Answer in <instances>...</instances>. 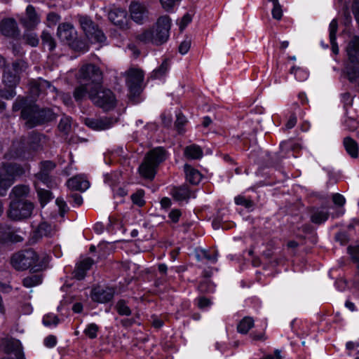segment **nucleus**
Returning <instances> with one entry per match:
<instances>
[{
    "instance_id": "nucleus-1",
    "label": "nucleus",
    "mask_w": 359,
    "mask_h": 359,
    "mask_svg": "<svg viewBox=\"0 0 359 359\" xmlns=\"http://www.w3.org/2000/svg\"><path fill=\"white\" fill-rule=\"evenodd\" d=\"M48 260L46 253H38L29 248L13 254L11 263L18 271L30 269L34 271H41L46 269Z\"/></svg>"
},
{
    "instance_id": "nucleus-2",
    "label": "nucleus",
    "mask_w": 359,
    "mask_h": 359,
    "mask_svg": "<svg viewBox=\"0 0 359 359\" xmlns=\"http://www.w3.org/2000/svg\"><path fill=\"white\" fill-rule=\"evenodd\" d=\"M27 67L26 62L22 60L15 61L11 66H4L3 83L8 89H0L1 97L10 100L15 95V88L20 81V74Z\"/></svg>"
},
{
    "instance_id": "nucleus-3",
    "label": "nucleus",
    "mask_w": 359,
    "mask_h": 359,
    "mask_svg": "<svg viewBox=\"0 0 359 359\" xmlns=\"http://www.w3.org/2000/svg\"><path fill=\"white\" fill-rule=\"evenodd\" d=\"M168 156L167 151L162 147L150 150L138 168L141 177L152 180L156 174L158 165L165 161Z\"/></svg>"
},
{
    "instance_id": "nucleus-4",
    "label": "nucleus",
    "mask_w": 359,
    "mask_h": 359,
    "mask_svg": "<svg viewBox=\"0 0 359 359\" xmlns=\"http://www.w3.org/2000/svg\"><path fill=\"white\" fill-rule=\"evenodd\" d=\"M13 111L21 110V118L25 121V126L27 128H32L38 124L32 123V121L38 118L39 107L29 102L26 97H18L13 104Z\"/></svg>"
},
{
    "instance_id": "nucleus-5",
    "label": "nucleus",
    "mask_w": 359,
    "mask_h": 359,
    "mask_svg": "<svg viewBox=\"0 0 359 359\" xmlns=\"http://www.w3.org/2000/svg\"><path fill=\"white\" fill-rule=\"evenodd\" d=\"M89 98L92 102L104 110H109L114 107L116 98L109 89H102L100 84L97 88L92 87L89 92Z\"/></svg>"
},
{
    "instance_id": "nucleus-6",
    "label": "nucleus",
    "mask_w": 359,
    "mask_h": 359,
    "mask_svg": "<svg viewBox=\"0 0 359 359\" xmlns=\"http://www.w3.org/2000/svg\"><path fill=\"white\" fill-rule=\"evenodd\" d=\"M33 210L34 205L30 201L27 200H12L11 201L7 215L11 219L20 221L29 217Z\"/></svg>"
},
{
    "instance_id": "nucleus-7",
    "label": "nucleus",
    "mask_w": 359,
    "mask_h": 359,
    "mask_svg": "<svg viewBox=\"0 0 359 359\" xmlns=\"http://www.w3.org/2000/svg\"><path fill=\"white\" fill-rule=\"evenodd\" d=\"M79 24L86 34L87 38L92 43H103L106 41L107 37L102 30L88 16H79Z\"/></svg>"
},
{
    "instance_id": "nucleus-8",
    "label": "nucleus",
    "mask_w": 359,
    "mask_h": 359,
    "mask_svg": "<svg viewBox=\"0 0 359 359\" xmlns=\"http://www.w3.org/2000/svg\"><path fill=\"white\" fill-rule=\"evenodd\" d=\"M79 79L82 82L90 83L92 87L97 88L102 83V74L97 66L88 64L83 65L79 70Z\"/></svg>"
},
{
    "instance_id": "nucleus-9",
    "label": "nucleus",
    "mask_w": 359,
    "mask_h": 359,
    "mask_svg": "<svg viewBox=\"0 0 359 359\" xmlns=\"http://www.w3.org/2000/svg\"><path fill=\"white\" fill-rule=\"evenodd\" d=\"M171 27V20L168 15L161 16L152 29L154 32V44L161 45L167 41Z\"/></svg>"
},
{
    "instance_id": "nucleus-10",
    "label": "nucleus",
    "mask_w": 359,
    "mask_h": 359,
    "mask_svg": "<svg viewBox=\"0 0 359 359\" xmlns=\"http://www.w3.org/2000/svg\"><path fill=\"white\" fill-rule=\"evenodd\" d=\"M126 85L130 93L134 96L138 95L144 79L143 72L138 69L130 68L126 72Z\"/></svg>"
},
{
    "instance_id": "nucleus-11",
    "label": "nucleus",
    "mask_w": 359,
    "mask_h": 359,
    "mask_svg": "<svg viewBox=\"0 0 359 359\" xmlns=\"http://www.w3.org/2000/svg\"><path fill=\"white\" fill-rule=\"evenodd\" d=\"M129 12L131 19L137 24L143 25L148 20L149 10L144 3L131 1Z\"/></svg>"
},
{
    "instance_id": "nucleus-12",
    "label": "nucleus",
    "mask_w": 359,
    "mask_h": 359,
    "mask_svg": "<svg viewBox=\"0 0 359 359\" xmlns=\"http://www.w3.org/2000/svg\"><path fill=\"white\" fill-rule=\"evenodd\" d=\"M30 90L34 95L39 96L41 94H53L54 97L57 93V89L49 81L39 78L30 82Z\"/></svg>"
},
{
    "instance_id": "nucleus-13",
    "label": "nucleus",
    "mask_w": 359,
    "mask_h": 359,
    "mask_svg": "<svg viewBox=\"0 0 359 359\" xmlns=\"http://www.w3.org/2000/svg\"><path fill=\"white\" fill-rule=\"evenodd\" d=\"M108 18L115 26L121 29L129 28V18L126 10L121 8H114L108 13Z\"/></svg>"
},
{
    "instance_id": "nucleus-14",
    "label": "nucleus",
    "mask_w": 359,
    "mask_h": 359,
    "mask_svg": "<svg viewBox=\"0 0 359 359\" xmlns=\"http://www.w3.org/2000/svg\"><path fill=\"white\" fill-rule=\"evenodd\" d=\"M84 124L94 130H104L110 128L114 125V121L109 117L99 118H85Z\"/></svg>"
},
{
    "instance_id": "nucleus-15",
    "label": "nucleus",
    "mask_w": 359,
    "mask_h": 359,
    "mask_svg": "<svg viewBox=\"0 0 359 359\" xmlns=\"http://www.w3.org/2000/svg\"><path fill=\"white\" fill-rule=\"evenodd\" d=\"M24 238L15 232L11 227L6 224L0 223V243L5 244L8 243H18L23 241Z\"/></svg>"
},
{
    "instance_id": "nucleus-16",
    "label": "nucleus",
    "mask_w": 359,
    "mask_h": 359,
    "mask_svg": "<svg viewBox=\"0 0 359 359\" xmlns=\"http://www.w3.org/2000/svg\"><path fill=\"white\" fill-rule=\"evenodd\" d=\"M48 138L43 134L36 131L30 133L27 137V144L29 148L33 151L42 149L47 144Z\"/></svg>"
},
{
    "instance_id": "nucleus-17",
    "label": "nucleus",
    "mask_w": 359,
    "mask_h": 359,
    "mask_svg": "<svg viewBox=\"0 0 359 359\" xmlns=\"http://www.w3.org/2000/svg\"><path fill=\"white\" fill-rule=\"evenodd\" d=\"M55 227L46 222H43L40 223L37 228L33 231L31 242L34 243L43 237L52 236L55 233Z\"/></svg>"
},
{
    "instance_id": "nucleus-18",
    "label": "nucleus",
    "mask_w": 359,
    "mask_h": 359,
    "mask_svg": "<svg viewBox=\"0 0 359 359\" xmlns=\"http://www.w3.org/2000/svg\"><path fill=\"white\" fill-rule=\"evenodd\" d=\"M114 295V290L112 288H102L97 287L93 289L91 298L94 302L99 303H107L111 301Z\"/></svg>"
},
{
    "instance_id": "nucleus-19",
    "label": "nucleus",
    "mask_w": 359,
    "mask_h": 359,
    "mask_svg": "<svg viewBox=\"0 0 359 359\" xmlns=\"http://www.w3.org/2000/svg\"><path fill=\"white\" fill-rule=\"evenodd\" d=\"M76 30L70 23H62L57 27V34L59 39L68 43H71L76 36Z\"/></svg>"
},
{
    "instance_id": "nucleus-20",
    "label": "nucleus",
    "mask_w": 359,
    "mask_h": 359,
    "mask_svg": "<svg viewBox=\"0 0 359 359\" xmlns=\"http://www.w3.org/2000/svg\"><path fill=\"white\" fill-rule=\"evenodd\" d=\"M3 173L6 178L13 182L15 177L20 176L24 173V169L16 163L4 164L0 169V174Z\"/></svg>"
},
{
    "instance_id": "nucleus-21",
    "label": "nucleus",
    "mask_w": 359,
    "mask_h": 359,
    "mask_svg": "<svg viewBox=\"0 0 359 359\" xmlns=\"http://www.w3.org/2000/svg\"><path fill=\"white\" fill-rule=\"evenodd\" d=\"M67 186L72 190L84 191L89 187L90 183L84 177L77 175L68 180Z\"/></svg>"
},
{
    "instance_id": "nucleus-22",
    "label": "nucleus",
    "mask_w": 359,
    "mask_h": 359,
    "mask_svg": "<svg viewBox=\"0 0 359 359\" xmlns=\"http://www.w3.org/2000/svg\"><path fill=\"white\" fill-rule=\"evenodd\" d=\"M0 31L4 36L14 37L18 34V25L15 20L7 18L0 22Z\"/></svg>"
},
{
    "instance_id": "nucleus-23",
    "label": "nucleus",
    "mask_w": 359,
    "mask_h": 359,
    "mask_svg": "<svg viewBox=\"0 0 359 359\" xmlns=\"http://www.w3.org/2000/svg\"><path fill=\"white\" fill-rule=\"evenodd\" d=\"M94 261L90 257H87L76 264V266L73 272L74 277L77 280H82L85 278L86 271H88L93 264Z\"/></svg>"
},
{
    "instance_id": "nucleus-24",
    "label": "nucleus",
    "mask_w": 359,
    "mask_h": 359,
    "mask_svg": "<svg viewBox=\"0 0 359 359\" xmlns=\"http://www.w3.org/2000/svg\"><path fill=\"white\" fill-rule=\"evenodd\" d=\"M55 118V113L48 108L40 109L39 107L38 118L32 121V123L41 125Z\"/></svg>"
},
{
    "instance_id": "nucleus-25",
    "label": "nucleus",
    "mask_w": 359,
    "mask_h": 359,
    "mask_svg": "<svg viewBox=\"0 0 359 359\" xmlns=\"http://www.w3.org/2000/svg\"><path fill=\"white\" fill-rule=\"evenodd\" d=\"M29 193V187L27 185H17L15 186L10 195L9 197L11 200H25L26 198Z\"/></svg>"
},
{
    "instance_id": "nucleus-26",
    "label": "nucleus",
    "mask_w": 359,
    "mask_h": 359,
    "mask_svg": "<svg viewBox=\"0 0 359 359\" xmlns=\"http://www.w3.org/2000/svg\"><path fill=\"white\" fill-rule=\"evenodd\" d=\"M184 172L187 180L192 184H198L202 178L200 172L192 168L191 165L186 164L184 165Z\"/></svg>"
},
{
    "instance_id": "nucleus-27",
    "label": "nucleus",
    "mask_w": 359,
    "mask_h": 359,
    "mask_svg": "<svg viewBox=\"0 0 359 359\" xmlns=\"http://www.w3.org/2000/svg\"><path fill=\"white\" fill-rule=\"evenodd\" d=\"M343 143L347 153L352 158H357L358 156V143L350 137H345L344 139Z\"/></svg>"
},
{
    "instance_id": "nucleus-28",
    "label": "nucleus",
    "mask_w": 359,
    "mask_h": 359,
    "mask_svg": "<svg viewBox=\"0 0 359 359\" xmlns=\"http://www.w3.org/2000/svg\"><path fill=\"white\" fill-rule=\"evenodd\" d=\"M171 194L177 201L187 200L190 196L189 190L185 187H174L171 191Z\"/></svg>"
},
{
    "instance_id": "nucleus-29",
    "label": "nucleus",
    "mask_w": 359,
    "mask_h": 359,
    "mask_svg": "<svg viewBox=\"0 0 359 359\" xmlns=\"http://www.w3.org/2000/svg\"><path fill=\"white\" fill-rule=\"evenodd\" d=\"M329 215L327 210H316L312 212L310 219L313 224H321L327 220Z\"/></svg>"
},
{
    "instance_id": "nucleus-30",
    "label": "nucleus",
    "mask_w": 359,
    "mask_h": 359,
    "mask_svg": "<svg viewBox=\"0 0 359 359\" xmlns=\"http://www.w3.org/2000/svg\"><path fill=\"white\" fill-rule=\"evenodd\" d=\"M184 155L189 158L198 159L203 156V151L199 146L191 144L185 148Z\"/></svg>"
},
{
    "instance_id": "nucleus-31",
    "label": "nucleus",
    "mask_w": 359,
    "mask_h": 359,
    "mask_svg": "<svg viewBox=\"0 0 359 359\" xmlns=\"http://www.w3.org/2000/svg\"><path fill=\"white\" fill-rule=\"evenodd\" d=\"M26 14L27 17V25L29 27H34L39 23L40 19L36 13L35 8L33 6L29 5L26 9Z\"/></svg>"
},
{
    "instance_id": "nucleus-32",
    "label": "nucleus",
    "mask_w": 359,
    "mask_h": 359,
    "mask_svg": "<svg viewBox=\"0 0 359 359\" xmlns=\"http://www.w3.org/2000/svg\"><path fill=\"white\" fill-rule=\"evenodd\" d=\"M35 177L39 181L50 189L55 188L57 186V182L55 179L53 178L49 174L39 172L36 174Z\"/></svg>"
},
{
    "instance_id": "nucleus-33",
    "label": "nucleus",
    "mask_w": 359,
    "mask_h": 359,
    "mask_svg": "<svg viewBox=\"0 0 359 359\" xmlns=\"http://www.w3.org/2000/svg\"><path fill=\"white\" fill-rule=\"evenodd\" d=\"M36 188L37 195L42 207L47 204L50 200L53 198V194L48 190L38 187V184L35 183Z\"/></svg>"
},
{
    "instance_id": "nucleus-34",
    "label": "nucleus",
    "mask_w": 359,
    "mask_h": 359,
    "mask_svg": "<svg viewBox=\"0 0 359 359\" xmlns=\"http://www.w3.org/2000/svg\"><path fill=\"white\" fill-rule=\"evenodd\" d=\"M91 88L92 86H90V83H86L76 87L74 91V97L76 101L79 102L82 100L87 93L89 95Z\"/></svg>"
},
{
    "instance_id": "nucleus-35",
    "label": "nucleus",
    "mask_w": 359,
    "mask_h": 359,
    "mask_svg": "<svg viewBox=\"0 0 359 359\" xmlns=\"http://www.w3.org/2000/svg\"><path fill=\"white\" fill-rule=\"evenodd\" d=\"M253 326L254 320L251 317H245L238 323L237 330L241 334H247Z\"/></svg>"
},
{
    "instance_id": "nucleus-36",
    "label": "nucleus",
    "mask_w": 359,
    "mask_h": 359,
    "mask_svg": "<svg viewBox=\"0 0 359 359\" xmlns=\"http://www.w3.org/2000/svg\"><path fill=\"white\" fill-rule=\"evenodd\" d=\"M154 32L151 29L144 30L136 36V39L144 43H151L154 44Z\"/></svg>"
},
{
    "instance_id": "nucleus-37",
    "label": "nucleus",
    "mask_w": 359,
    "mask_h": 359,
    "mask_svg": "<svg viewBox=\"0 0 359 359\" xmlns=\"http://www.w3.org/2000/svg\"><path fill=\"white\" fill-rule=\"evenodd\" d=\"M42 283V277L38 274H32L25 277L22 280V284L25 287H32L36 286Z\"/></svg>"
},
{
    "instance_id": "nucleus-38",
    "label": "nucleus",
    "mask_w": 359,
    "mask_h": 359,
    "mask_svg": "<svg viewBox=\"0 0 359 359\" xmlns=\"http://www.w3.org/2000/svg\"><path fill=\"white\" fill-rule=\"evenodd\" d=\"M290 73L294 74L298 81H304L309 77L308 72L301 67H292L290 70Z\"/></svg>"
},
{
    "instance_id": "nucleus-39",
    "label": "nucleus",
    "mask_w": 359,
    "mask_h": 359,
    "mask_svg": "<svg viewBox=\"0 0 359 359\" xmlns=\"http://www.w3.org/2000/svg\"><path fill=\"white\" fill-rule=\"evenodd\" d=\"M41 40L43 46H47L49 50H53L55 48V41L53 37L46 31L41 34Z\"/></svg>"
},
{
    "instance_id": "nucleus-40",
    "label": "nucleus",
    "mask_w": 359,
    "mask_h": 359,
    "mask_svg": "<svg viewBox=\"0 0 359 359\" xmlns=\"http://www.w3.org/2000/svg\"><path fill=\"white\" fill-rule=\"evenodd\" d=\"M115 309L118 313L121 316H128L131 314V310L127 305L126 302L123 299H120L117 302Z\"/></svg>"
},
{
    "instance_id": "nucleus-41",
    "label": "nucleus",
    "mask_w": 359,
    "mask_h": 359,
    "mask_svg": "<svg viewBox=\"0 0 359 359\" xmlns=\"http://www.w3.org/2000/svg\"><path fill=\"white\" fill-rule=\"evenodd\" d=\"M59 322L58 317L53 313L46 314L43 318V324L46 327H55Z\"/></svg>"
},
{
    "instance_id": "nucleus-42",
    "label": "nucleus",
    "mask_w": 359,
    "mask_h": 359,
    "mask_svg": "<svg viewBox=\"0 0 359 359\" xmlns=\"http://www.w3.org/2000/svg\"><path fill=\"white\" fill-rule=\"evenodd\" d=\"M269 1L271 2L273 6L271 11L273 18L275 20H280L283 16V10L278 0H269Z\"/></svg>"
},
{
    "instance_id": "nucleus-43",
    "label": "nucleus",
    "mask_w": 359,
    "mask_h": 359,
    "mask_svg": "<svg viewBox=\"0 0 359 359\" xmlns=\"http://www.w3.org/2000/svg\"><path fill=\"white\" fill-rule=\"evenodd\" d=\"M13 182L4 176V173L0 174V196H5L7 189L12 185Z\"/></svg>"
},
{
    "instance_id": "nucleus-44",
    "label": "nucleus",
    "mask_w": 359,
    "mask_h": 359,
    "mask_svg": "<svg viewBox=\"0 0 359 359\" xmlns=\"http://www.w3.org/2000/svg\"><path fill=\"white\" fill-rule=\"evenodd\" d=\"M23 39L27 44H29L32 47L36 46L39 42L37 34L31 32L25 33L23 35Z\"/></svg>"
},
{
    "instance_id": "nucleus-45",
    "label": "nucleus",
    "mask_w": 359,
    "mask_h": 359,
    "mask_svg": "<svg viewBox=\"0 0 359 359\" xmlns=\"http://www.w3.org/2000/svg\"><path fill=\"white\" fill-rule=\"evenodd\" d=\"M72 118L69 116H63L58 124L60 131L67 134L71 129Z\"/></svg>"
},
{
    "instance_id": "nucleus-46",
    "label": "nucleus",
    "mask_w": 359,
    "mask_h": 359,
    "mask_svg": "<svg viewBox=\"0 0 359 359\" xmlns=\"http://www.w3.org/2000/svg\"><path fill=\"white\" fill-rule=\"evenodd\" d=\"M144 191L143 190H138L131 196L132 201L134 204L142 207L144 205L145 201L144 200Z\"/></svg>"
},
{
    "instance_id": "nucleus-47",
    "label": "nucleus",
    "mask_w": 359,
    "mask_h": 359,
    "mask_svg": "<svg viewBox=\"0 0 359 359\" xmlns=\"http://www.w3.org/2000/svg\"><path fill=\"white\" fill-rule=\"evenodd\" d=\"M234 201L236 205H243L248 209L252 208L254 206V203L252 200L246 198L243 196L235 197Z\"/></svg>"
},
{
    "instance_id": "nucleus-48",
    "label": "nucleus",
    "mask_w": 359,
    "mask_h": 359,
    "mask_svg": "<svg viewBox=\"0 0 359 359\" xmlns=\"http://www.w3.org/2000/svg\"><path fill=\"white\" fill-rule=\"evenodd\" d=\"M98 326L95 323L89 324L84 330V334L90 339H95L97 336Z\"/></svg>"
},
{
    "instance_id": "nucleus-49",
    "label": "nucleus",
    "mask_w": 359,
    "mask_h": 359,
    "mask_svg": "<svg viewBox=\"0 0 359 359\" xmlns=\"http://www.w3.org/2000/svg\"><path fill=\"white\" fill-rule=\"evenodd\" d=\"M55 168V163L51 161H45L41 163L39 172L49 174Z\"/></svg>"
},
{
    "instance_id": "nucleus-50",
    "label": "nucleus",
    "mask_w": 359,
    "mask_h": 359,
    "mask_svg": "<svg viewBox=\"0 0 359 359\" xmlns=\"http://www.w3.org/2000/svg\"><path fill=\"white\" fill-rule=\"evenodd\" d=\"M176 116L177 119L175 123V126L177 128L178 132L181 133L183 131V126L187 123V118L181 113L177 114Z\"/></svg>"
},
{
    "instance_id": "nucleus-51",
    "label": "nucleus",
    "mask_w": 359,
    "mask_h": 359,
    "mask_svg": "<svg viewBox=\"0 0 359 359\" xmlns=\"http://www.w3.org/2000/svg\"><path fill=\"white\" fill-rule=\"evenodd\" d=\"M196 302L198 307L201 309L208 308L212 304L210 299L203 296L196 298Z\"/></svg>"
},
{
    "instance_id": "nucleus-52",
    "label": "nucleus",
    "mask_w": 359,
    "mask_h": 359,
    "mask_svg": "<svg viewBox=\"0 0 359 359\" xmlns=\"http://www.w3.org/2000/svg\"><path fill=\"white\" fill-rule=\"evenodd\" d=\"M330 41L336 40V34L338 29V22L336 19H333L330 23Z\"/></svg>"
},
{
    "instance_id": "nucleus-53",
    "label": "nucleus",
    "mask_w": 359,
    "mask_h": 359,
    "mask_svg": "<svg viewBox=\"0 0 359 359\" xmlns=\"http://www.w3.org/2000/svg\"><path fill=\"white\" fill-rule=\"evenodd\" d=\"M191 44V40L190 38L187 37L183 41L181 42L179 46V52L182 55H184L187 53L189 50L190 49Z\"/></svg>"
},
{
    "instance_id": "nucleus-54",
    "label": "nucleus",
    "mask_w": 359,
    "mask_h": 359,
    "mask_svg": "<svg viewBox=\"0 0 359 359\" xmlns=\"http://www.w3.org/2000/svg\"><path fill=\"white\" fill-rule=\"evenodd\" d=\"M168 69V64L166 62H163L161 65L154 72V77L158 78L165 74Z\"/></svg>"
},
{
    "instance_id": "nucleus-55",
    "label": "nucleus",
    "mask_w": 359,
    "mask_h": 359,
    "mask_svg": "<svg viewBox=\"0 0 359 359\" xmlns=\"http://www.w3.org/2000/svg\"><path fill=\"white\" fill-rule=\"evenodd\" d=\"M280 150L281 152L285 151V153L288 150H294L295 149L297 144H294L292 141L283 142L280 144Z\"/></svg>"
},
{
    "instance_id": "nucleus-56",
    "label": "nucleus",
    "mask_w": 359,
    "mask_h": 359,
    "mask_svg": "<svg viewBox=\"0 0 359 359\" xmlns=\"http://www.w3.org/2000/svg\"><path fill=\"white\" fill-rule=\"evenodd\" d=\"M198 290L202 293L209 292L212 290V285L208 280H204L200 283Z\"/></svg>"
},
{
    "instance_id": "nucleus-57",
    "label": "nucleus",
    "mask_w": 359,
    "mask_h": 359,
    "mask_svg": "<svg viewBox=\"0 0 359 359\" xmlns=\"http://www.w3.org/2000/svg\"><path fill=\"white\" fill-rule=\"evenodd\" d=\"M43 344L48 348H53L57 344V338L54 335H48L44 339Z\"/></svg>"
},
{
    "instance_id": "nucleus-58",
    "label": "nucleus",
    "mask_w": 359,
    "mask_h": 359,
    "mask_svg": "<svg viewBox=\"0 0 359 359\" xmlns=\"http://www.w3.org/2000/svg\"><path fill=\"white\" fill-rule=\"evenodd\" d=\"M348 250L351 255L353 262L357 264V261L355 259H359V245L349 247Z\"/></svg>"
},
{
    "instance_id": "nucleus-59",
    "label": "nucleus",
    "mask_w": 359,
    "mask_h": 359,
    "mask_svg": "<svg viewBox=\"0 0 359 359\" xmlns=\"http://www.w3.org/2000/svg\"><path fill=\"white\" fill-rule=\"evenodd\" d=\"M332 201L335 205L339 206H343L346 202L345 198L340 194H333Z\"/></svg>"
},
{
    "instance_id": "nucleus-60",
    "label": "nucleus",
    "mask_w": 359,
    "mask_h": 359,
    "mask_svg": "<svg viewBox=\"0 0 359 359\" xmlns=\"http://www.w3.org/2000/svg\"><path fill=\"white\" fill-rule=\"evenodd\" d=\"M164 126L170 127L172 122V116L170 114L163 113L161 116Z\"/></svg>"
},
{
    "instance_id": "nucleus-61",
    "label": "nucleus",
    "mask_w": 359,
    "mask_h": 359,
    "mask_svg": "<svg viewBox=\"0 0 359 359\" xmlns=\"http://www.w3.org/2000/svg\"><path fill=\"white\" fill-rule=\"evenodd\" d=\"M355 260L357 261V271L353 278V285L359 292V259H356Z\"/></svg>"
},
{
    "instance_id": "nucleus-62",
    "label": "nucleus",
    "mask_w": 359,
    "mask_h": 359,
    "mask_svg": "<svg viewBox=\"0 0 359 359\" xmlns=\"http://www.w3.org/2000/svg\"><path fill=\"white\" fill-rule=\"evenodd\" d=\"M60 18V15L53 12L49 13L46 18L47 21L53 25H55L59 21Z\"/></svg>"
},
{
    "instance_id": "nucleus-63",
    "label": "nucleus",
    "mask_w": 359,
    "mask_h": 359,
    "mask_svg": "<svg viewBox=\"0 0 359 359\" xmlns=\"http://www.w3.org/2000/svg\"><path fill=\"white\" fill-rule=\"evenodd\" d=\"M180 216H181V212H180V210H179L177 209L172 210L169 213V215H168L169 218L174 223H176L179 221Z\"/></svg>"
},
{
    "instance_id": "nucleus-64",
    "label": "nucleus",
    "mask_w": 359,
    "mask_h": 359,
    "mask_svg": "<svg viewBox=\"0 0 359 359\" xmlns=\"http://www.w3.org/2000/svg\"><path fill=\"white\" fill-rule=\"evenodd\" d=\"M352 11L357 22L359 24V0H354L352 5Z\"/></svg>"
}]
</instances>
